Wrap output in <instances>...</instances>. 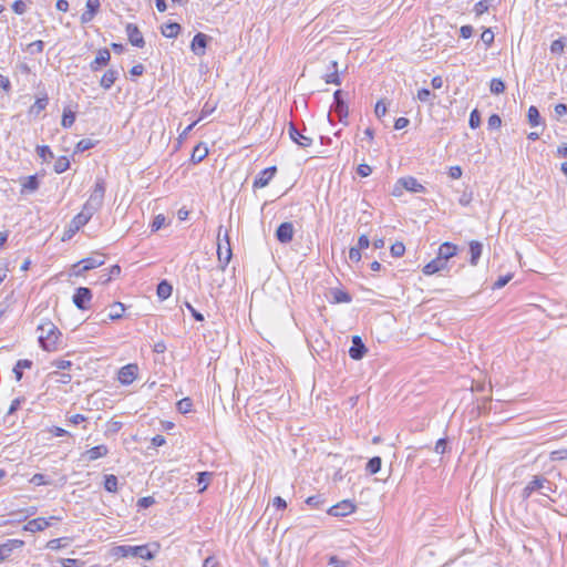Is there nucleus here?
I'll list each match as a JSON object with an SVG mask.
<instances>
[{"mask_svg": "<svg viewBox=\"0 0 567 567\" xmlns=\"http://www.w3.org/2000/svg\"><path fill=\"white\" fill-rule=\"evenodd\" d=\"M105 195V182L97 178L94 188L84 204L82 210L73 217L70 224V231L75 233L86 225L92 216L102 207Z\"/></svg>", "mask_w": 567, "mask_h": 567, "instance_id": "obj_1", "label": "nucleus"}, {"mask_svg": "<svg viewBox=\"0 0 567 567\" xmlns=\"http://www.w3.org/2000/svg\"><path fill=\"white\" fill-rule=\"evenodd\" d=\"M159 549V544L153 543L151 545H140V546H130V545H120L115 546L112 549V555L115 557H140L146 560H152L155 557V554Z\"/></svg>", "mask_w": 567, "mask_h": 567, "instance_id": "obj_2", "label": "nucleus"}, {"mask_svg": "<svg viewBox=\"0 0 567 567\" xmlns=\"http://www.w3.org/2000/svg\"><path fill=\"white\" fill-rule=\"evenodd\" d=\"M39 343L45 351H54L58 349V342L61 338V332L51 321H44L38 326Z\"/></svg>", "mask_w": 567, "mask_h": 567, "instance_id": "obj_3", "label": "nucleus"}, {"mask_svg": "<svg viewBox=\"0 0 567 567\" xmlns=\"http://www.w3.org/2000/svg\"><path fill=\"white\" fill-rule=\"evenodd\" d=\"M556 485L547 480L543 475H536L530 482L524 487L522 492L523 499H527L533 493L537 492L543 496L550 497L551 493L556 492Z\"/></svg>", "mask_w": 567, "mask_h": 567, "instance_id": "obj_4", "label": "nucleus"}, {"mask_svg": "<svg viewBox=\"0 0 567 567\" xmlns=\"http://www.w3.org/2000/svg\"><path fill=\"white\" fill-rule=\"evenodd\" d=\"M406 189L412 193H423L425 190V187L417 182L415 177L406 176L400 178L392 190L393 196H401L402 190Z\"/></svg>", "mask_w": 567, "mask_h": 567, "instance_id": "obj_5", "label": "nucleus"}, {"mask_svg": "<svg viewBox=\"0 0 567 567\" xmlns=\"http://www.w3.org/2000/svg\"><path fill=\"white\" fill-rule=\"evenodd\" d=\"M344 92L337 90L333 93V104L331 111L338 116L339 121H343L348 116V105L343 99Z\"/></svg>", "mask_w": 567, "mask_h": 567, "instance_id": "obj_6", "label": "nucleus"}, {"mask_svg": "<svg viewBox=\"0 0 567 567\" xmlns=\"http://www.w3.org/2000/svg\"><path fill=\"white\" fill-rule=\"evenodd\" d=\"M224 240H225V244H226L225 251L223 250L224 246H223V243H221V239H220V233H219L218 234L217 255H218V260L220 262L221 270H225L226 266L229 264V261L231 259V256H233L231 248H230V243H229V237H228L227 233L224 236Z\"/></svg>", "mask_w": 567, "mask_h": 567, "instance_id": "obj_7", "label": "nucleus"}, {"mask_svg": "<svg viewBox=\"0 0 567 567\" xmlns=\"http://www.w3.org/2000/svg\"><path fill=\"white\" fill-rule=\"evenodd\" d=\"M288 134L291 141L302 148L312 145V137L305 135L292 122L289 123Z\"/></svg>", "mask_w": 567, "mask_h": 567, "instance_id": "obj_8", "label": "nucleus"}, {"mask_svg": "<svg viewBox=\"0 0 567 567\" xmlns=\"http://www.w3.org/2000/svg\"><path fill=\"white\" fill-rule=\"evenodd\" d=\"M354 511L355 505L349 499H343L338 504L330 506L327 512L329 515L334 517H344L352 514Z\"/></svg>", "mask_w": 567, "mask_h": 567, "instance_id": "obj_9", "label": "nucleus"}, {"mask_svg": "<svg viewBox=\"0 0 567 567\" xmlns=\"http://www.w3.org/2000/svg\"><path fill=\"white\" fill-rule=\"evenodd\" d=\"M91 299L92 291L86 287L78 288L73 295V302L81 310H86L89 308Z\"/></svg>", "mask_w": 567, "mask_h": 567, "instance_id": "obj_10", "label": "nucleus"}, {"mask_svg": "<svg viewBox=\"0 0 567 567\" xmlns=\"http://www.w3.org/2000/svg\"><path fill=\"white\" fill-rule=\"evenodd\" d=\"M104 265L103 256H93L79 261L74 267L79 268L76 275H81L84 271L101 267Z\"/></svg>", "mask_w": 567, "mask_h": 567, "instance_id": "obj_11", "label": "nucleus"}, {"mask_svg": "<svg viewBox=\"0 0 567 567\" xmlns=\"http://www.w3.org/2000/svg\"><path fill=\"white\" fill-rule=\"evenodd\" d=\"M295 234V228L292 223L285 221L281 223L276 229V238L281 244H288L292 240Z\"/></svg>", "mask_w": 567, "mask_h": 567, "instance_id": "obj_12", "label": "nucleus"}, {"mask_svg": "<svg viewBox=\"0 0 567 567\" xmlns=\"http://www.w3.org/2000/svg\"><path fill=\"white\" fill-rule=\"evenodd\" d=\"M276 173H277L276 166H270V167L262 169L254 181V184H252L254 188L266 187L269 184V182L272 179V177L276 175Z\"/></svg>", "mask_w": 567, "mask_h": 567, "instance_id": "obj_13", "label": "nucleus"}, {"mask_svg": "<svg viewBox=\"0 0 567 567\" xmlns=\"http://www.w3.org/2000/svg\"><path fill=\"white\" fill-rule=\"evenodd\" d=\"M367 353V347L364 346L360 336L352 337V346L349 349V355L353 360H361Z\"/></svg>", "mask_w": 567, "mask_h": 567, "instance_id": "obj_14", "label": "nucleus"}, {"mask_svg": "<svg viewBox=\"0 0 567 567\" xmlns=\"http://www.w3.org/2000/svg\"><path fill=\"white\" fill-rule=\"evenodd\" d=\"M137 370L136 364L122 367L118 371V381L125 385L131 384L136 379Z\"/></svg>", "mask_w": 567, "mask_h": 567, "instance_id": "obj_15", "label": "nucleus"}, {"mask_svg": "<svg viewBox=\"0 0 567 567\" xmlns=\"http://www.w3.org/2000/svg\"><path fill=\"white\" fill-rule=\"evenodd\" d=\"M208 39L209 38H208L207 34L198 32L197 34H195V37L192 40L190 50L196 55H199V56L204 55L205 54V50L207 48Z\"/></svg>", "mask_w": 567, "mask_h": 567, "instance_id": "obj_16", "label": "nucleus"}, {"mask_svg": "<svg viewBox=\"0 0 567 567\" xmlns=\"http://www.w3.org/2000/svg\"><path fill=\"white\" fill-rule=\"evenodd\" d=\"M111 60V53L109 49L103 48L97 51L95 59L90 63L92 72L99 71L102 66L106 65Z\"/></svg>", "mask_w": 567, "mask_h": 567, "instance_id": "obj_17", "label": "nucleus"}, {"mask_svg": "<svg viewBox=\"0 0 567 567\" xmlns=\"http://www.w3.org/2000/svg\"><path fill=\"white\" fill-rule=\"evenodd\" d=\"M126 33L128 37V41L132 45L137 47V48H143L145 45L144 38H143L140 29L137 28V25H135L133 23H128L126 25Z\"/></svg>", "mask_w": 567, "mask_h": 567, "instance_id": "obj_18", "label": "nucleus"}, {"mask_svg": "<svg viewBox=\"0 0 567 567\" xmlns=\"http://www.w3.org/2000/svg\"><path fill=\"white\" fill-rule=\"evenodd\" d=\"M107 454H109V447L104 444H101V445L93 446L90 450L85 451L82 454V458H84L89 462H92L97 458L104 457Z\"/></svg>", "mask_w": 567, "mask_h": 567, "instance_id": "obj_19", "label": "nucleus"}, {"mask_svg": "<svg viewBox=\"0 0 567 567\" xmlns=\"http://www.w3.org/2000/svg\"><path fill=\"white\" fill-rule=\"evenodd\" d=\"M22 546L23 542L20 539H8L6 543L0 544V560H6L13 549Z\"/></svg>", "mask_w": 567, "mask_h": 567, "instance_id": "obj_20", "label": "nucleus"}, {"mask_svg": "<svg viewBox=\"0 0 567 567\" xmlns=\"http://www.w3.org/2000/svg\"><path fill=\"white\" fill-rule=\"evenodd\" d=\"M446 268L447 264L444 260H442V258L436 256V258H434L423 267L422 271L424 275L431 276Z\"/></svg>", "mask_w": 567, "mask_h": 567, "instance_id": "obj_21", "label": "nucleus"}, {"mask_svg": "<svg viewBox=\"0 0 567 567\" xmlns=\"http://www.w3.org/2000/svg\"><path fill=\"white\" fill-rule=\"evenodd\" d=\"M21 194H31L39 189L40 182L38 175H30L23 178L21 183Z\"/></svg>", "mask_w": 567, "mask_h": 567, "instance_id": "obj_22", "label": "nucleus"}, {"mask_svg": "<svg viewBox=\"0 0 567 567\" xmlns=\"http://www.w3.org/2000/svg\"><path fill=\"white\" fill-rule=\"evenodd\" d=\"M456 252L457 246L446 241L440 246L437 257L442 258V260H444L447 264L449 259L455 256Z\"/></svg>", "mask_w": 567, "mask_h": 567, "instance_id": "obj_23", "label": "nucleus"}, {"mask_svg": "<svg viewBox=\"0 0 567 567\" xmlns=\"http://www.w3.org/2000/svg\"><path fill=\"white\" fill-rule=\"evenodd\" d=\"M49 526H50V523L45 518L38 517V518L29 520L25 524L24 529L28 532H31V533H35V532L44 530Z\"/></svg>", "mask_w": 567, "mask_h": 567, "instance_id": "obj_24", "label": "nucleus"}, {"mask_svg": "<svg viewBox=\"0 0 567 567\" xmlns=\"http://www.w3.org/2000/svg\"><path fill=\"white\" fill-rule=\"evenodd\" d=\"M468 246L471 255L470 264L476 266L483 252V245L477 240H472Z\"/></svg>", "mask_w": 567, "mask_h": 567, "instance_id": "obj_25", "label": "nucleus"}, {"mask_svg": "<svg viewBox=\"0 0 567 567\" xmlns=\"http://www.w3.org/2000/svg\"><path fill=\"white\" fill-rule=\"evenodd\" d=\"M118 78V72L115 70H107L101 78L100 85L104 90H110Z\"/></svg>", "mask_w": 567, "mask_h": 567, "instance_id": "obj_26", "label": "nucleus"}, {"mask_svg": "<svg viewBox=\"0 0 567 567\" xmlns=\"http://www.w3.org/2000/svg\"><path fill=\"white\" fill-rule=\"evenodd\" d=\"M208 155V148L204 143L197 144L192 153L190 161L194 164L200 163Z\"/></svg>", "mask_w": 567, "mask_h": 567, "instance_id": "obj_27", "label": "nucleus"}, {"mask_svg": "<svg viewBox=\"0 0 567 567\" xmlns=\"http://www.w3.org/2000/svg\"><path fill=\"white\" fill-rule=\"evenodd\" d=\"M161 31L165 38L173 39L176 38L181 32V25L176 22H169L162 25Z\"/></svg>", "mask_w": 567, "mask_h": 567, "instance_id": "obj_28", "label": "nucleus"}, {"mask_svg": "<svg viewBox=\"0 0 567 567\" xmlns=\"http://www.w3.org/2000/svg\"><path fill=\"white\" fill-rule=\"evenodd\" d=\"M32 367V361L28 359L18 360L14 368L13 373L16 375V380L20 381L23 377V369H30Z\"/></svg>", "mask_w": 567, "mask_h": 567, "instance_id": "obj_29", "label": "nucleus"}, {"mask_svg": "<svg viewBox=\"0 0 567 567\" xmlns=\"http://www.w3.org/2000/svg\"><path fill=\"white\" fill-rule=\"evenodd\" d=\"M172 291H173V287L166 280H163L157 285L156 292H157L158 298L162 300L167 299L172 295Z\"/></svg>", "mask_w": 567, "mask_h": 567, "instance_id": "obj_30", "label": "nucleus"}, {"mask_svg": "<svg viewBox=\"0 0 567 567\" xmlns=\"http://www.w3.org/2000/svg\"><path fill=\"white\" fill-rule=\"evenodd\" d=\"M381 466H382V460L380 456H373L372 458H370L365 465V471L373 475V474H377L378 472H380L381 470Z\"/></svg>", "mask_w": 567, "mask_h": 567, "instance_id": "obj_31", "label": "nucleus"}, {"mask_svg": "<svg viewBox=\"0 0 567 567\" xmlns=\"http://www.w3.org/2000/svg\"><path fill=\"white\" fill-rule=\"evenodd\" d=\"M118 480L113 474H107L104 476V488L110 493L117 492Z\"/></svg>", "mask_w": 567, "mask_h": 567, "instance_id": "obj_32", "label": "nucleus"}, {"mask_svg": "<svg viewBox=\"0 0 567 567\" xmlns=\"http://www.w3.org/2000/svg\"><path fill=\"white\" fill-rule=\"evenodd\" d=\"M124 310H125V308H124V305H123V303H121V302H114V303L111 306V310H110V313H109V318H110L111 320H117V319L122 318Z\"/></svg>", "mask_w": 567, "mask_h": 567, "instance_id": "obj_33", "label": "nucleus"}, {"mask_svg": "<svg viewBox=\"0 0 567 567\" xmlns=\"http://www.w3.org/2000/svg\"><path fill=\"white\" fill-rule=\"evenodd\" d=\"M528 122L532 126H537L540 124V114L536 106L532 105L527 112Z\"/></svg>", "mask_w": 567, "mask_h": 567, "instance_id": "obj_34", "label": "nucleus"}, {"mask_svg": "<svg viewBox=\"0 0 567 567\" xmlns=\"http://www.w3.org/2000/svg\"><path fill=\"white\" fill-rule=\"evenodd\" d=\"M37 154L42 161L49 162L54 158L51 148L47 145H40L37 147Z\"/></svg>", "mask_w": 567, "mask_h": 567, "instance_id": "obj_35", "label": "nucleus"}, {"mask_svg": "<svg viewBox=\"0 0 567 567\" xmlns=\"http://www.w3.org/2000/svg\"><path fill=\"white\" fill-rule=\"evenodd\" d=\"M331 65H332L333 72L330 73V74H327L326 82L327 83H332V84H336V85H340L341 84V80H340V76L338 74V63H337V61H332Z\"/></svg>", "mask_w": 567, "mask_h": 567, "instance_id": "obj_36", "label": "nucleus"}, {"mask_svg": "<svg viewBox=\"0 0 567 567\" xmlns=\"http://www.w3.org/2000/svg\"><path fill=\"white\" fill-rule=\"evenodd\" d=\"M70 167V161L66 156H60L54 164V172L58 174L64 173Z\"/></svg>", "mask_w": 567, "mask_h": 567, "instance_id": "obj_37", "label": "nucleus"}, {"mask_svg": "<svg viewBox=\"0 0 567 567\" xmlns=\"http://www.w3.org/2000/svg\"><path fill=\"white\" fill-rule=\"evenodd\" d=\"M48 103H49V99L47 96L39 97L35 100L34 104L31 106L30 112L39 114L47 107Z\"/></svg>", "mask_w": 567, "mask_h": 567, "instance_id": "obj_38", "label": "nucleus"}, {"mask_svg": "<svg viewBox=\"0 0 567 567\" xmlns=\"http://www.w3.org/2000/svg\"><path fill=\"white\" fill-rule=\"evenodd\" d=\"M75 113L70 110H64L61 124L63 127L69 128L74 124Z\"/></svg>", "mask_w": 567, "mask_h": 567, "instance_id": "obj_39", "label": "nucleus"}, {"mask_svg": "<svg viewBox=\"0 0 567 567\" xmlns=\"http://www.w3.org/2000/svg\"><path fill=\"white\" fill-rule=\"evenodd\" d=\"M212 475L213 474L210 472H200L197 474V483L198 485H202L199 489L200 493L207 488Z\"/></svg>", "mask_w": 567, "mask_h": 567, "instance_id": "obj_40", "label": "nucleus"}, {"mask_svg": "<svg viewBox=\"0 0 567 567\" xmlns=\"http://www.w3.org/2000/svg\"><path fill=\"white\" fill-rule=\"evenodd\" d=\"M489 90L493 94H501L505 91V83L501 79H492Z\"/></svg>", "mask_w": 567, "mask_h": 567, "instance_id": "obj_41", "label": "nucleus"}, {"mask_svg": "<svg viewBox=\"0 0 567 567\" xmlns=\"http://www.w3.org/2000/svg\"><path fill=\"white\" fill-rule=\"evenodd\" d=\"M95 146V142L90 140V138H83L81 140L76 146H75V152L78 153H82V152H85L87 150H91Z\"/></svg>", "mask_w": 567, "mask_h": 567, "instance_id": "obj_42", "label": "nucleus"}, {"mask_svg": "<svg viewBox=\"0 0 567 567\" xmlns=\"http://www.w3.org/2000/svg\"><path fill=\"white\" fill-rule=\"evenodd\" d=\"M390 251L394 258H400L405 252V246L403 243L396 241L391 246Z\"/></svg>", "mask_w": 567, "mask_h": 567, "instance_id": "obj_43", "label": "nucleus"}, {"mask_svg": "<svg viewBox=\"0 0 567 567\" xmlns=\"http://www.w3.org/2000/svg\"><path fill=\"white\" fill-rule=\"evenodd\" d=\"M193 402L189 398H184L177 402V410L181 413H188L192 410Z\"/></svg>", "mask_w": 567, "mask_h": 567, "instance_id": "obj_44", "label": "nucleus"}, {"mask_svg": "<svg viewBox=\"0 0 567 567\" xmlns=\"http://www.w3.org/2000/svg\"><path fill=\"white\" fill-rule=\"evenodd\" d=\"M468 125L471 128H477L481 125V114L478 110H473L470 114Z\"/></svg>", "mask_w": 567, "mask_h": 567, "instance_id": "obj_45", "label": "nucleus"}, {"mask_svg": "<svg viewBox=\"0 0 567 567\" xmlns=\"http://www.w3.org/2000/svg\"><path fill=\"white\" fill-rule=\"evenodd\" d=\"M333 299L337 303H341V302H350L351 301V296L343 291V290H336L333 292Z\"/></svg>", "mask_w": 567, "mask_h": 567, "instance_id": "obj_46", "label": "nucleus"}, {"mask_svg": "<svg viewBox=\"0 0 567 567\" xmlns=\"http://www.w3.org/2000/svg\"><path fill=\"white\" fill-rule=\"evenodd\" d=\"M565 49V42L563 39H557L551 42L550 44V52L554 54H560L564 52Z\"/></svg>", "mask_w": 567, "mask_h": 567, "instance_id": "obj_47", "label": "nucleus"}, {"mask_svg": "<svg viewBox=\"0 0 567 567\" xmlns=\"http://www.w3.org/2000/svg\"><path fill=\"white\" fill-rule=\"evenodd\" d=\"M165 221L166 218L164 217V215H157L151 225L152 231L159 230L165 225Z\"/></svg>", "mask_w": 567, "mask_h": 567, "instance_id": "obj_48", "label": "nucleus"}, {"mask_svg": "<svg viewBox=\"0 0 567 567\" xmlns=\"http://www.w3.org/2000/svg\"><path fill=\"white\" fill-rule=\"evenodd\" d=\"M481 40L489 47L494 42V32L491 29H485L481 34Z\"/></svg>", "mask_w": 567, "mask_h": 567, "instance_id": "obj_49", "label": "nucleus"}, {"mask_svg": "<svg viewBox=\"0 0 567 567\" xmlns=\"http://www.w3.org/2000/svg\"><path fill=\"white\" fill-rule=\"evenodd\" d=\"M487 125L489 130L498 128L502 125V120L497 114H492L488 117Z\"/></svg>", "mask_w": 567, "mask_h": 567, "instance_id": "obj_50", "label": "nucleus"}, {"mask_svg": "<svg viewBox=\"0 0 567 567\" xmlns=\"http://www.w3.org/2000/svg\"><path fill=\"white\" fill-rule=\"evenodd\" d=\"M551 461L567 460V447L563 450H556L550 453Z\"/></svg>", "mask_w": 567, "mask_h": 567, "instance_id": "obj_51", "label": "nucleus"}, {"mask_svg": "<svg viewBox=\"0 0 567 567\" xmlns=\"http://www.w3.org/2000/svg\"><path fill=\"white\" fill-rule=\"evenodd\" d=\"M154 504H155V499L153 496H145L137 501V506L140 508H148Z\"/></svg>", "mask_w": 567, "mask_h": 567, "instance_id": "obj_52", "label": "nucleus"}, {"mask_svg": "<svg viewBox=\"0 0 567 567\" xmlns=\"http://www.w3.org/2000/svg\"><path fill=\"white\" fill-rule=\"evenodd\" d=\"M100 9V0H87L86 1V11L93 16L97 13Z\"/></svg>", "mask_w": 567, "mask_h": 567, "instance_id": "obj_53", "label": "nucleus"}, {"mask_svg": "<svg viewBox=\"0 0 567 567\" xmlns=\"http://www.w3.org/2000/svg\"><path fill=\"white\" fill-rule=\"evenodd\" d=\"M62 567H82L83 563L79 559L73 558H62L60 559Z\"/></svg>", "mask_w": 567, "mask_h": 567, "instance_id": "obj_54", "label": "nucleus"}, {"mask_svg": "<svg viewBox=\"0 0 567 567\" xmlns=\"http://www.w3.org/2000/svg\"><path fill=\"white\" fill-rule=\"evenodd\" d=\"M44 43L42 40H37L29 44L28 49L31 53H41L43 51Z\"/></svg>", "mask_w": 567, "mask_h": 567, "instance_id": "obj_55", "label": "nucleus"}, {"mask_svg": "<svg viewBox=\"0 0 567 567\" xmlns=\"http://www.w3.org/2000/svg\"><path fill=\"white\" fill-rule=\"evenodd\" d=\"M12 10L17 14H23L27 11V4L22 0H17L12 4Z\"/></svg>", "mask_w": 567, "mask_h": 567, "instance_id": "obj_56", "label": "nucleus"}, {"mask_svg": "<svg viewBox=\"0 0 567 567\" xmlns=\"http://www.w3.org/2000/svg\"><path fill=\"white\" fill-rule=\"evenodd\" d=\"M361 250L357 247H351L349 250V259L353 262H359L361 260Z\"/></svg>", "mask_w": 567, "mask_h": 567, "instance_id": "obj_57", "label": "nucleus"}, {"mask_svg": "<svg viewBox=\"0 0 567 567\" xmlns=\"http://www.w3.org/2000/svg\"><path fill=\"white\" fill-rule=\"evenodd\" d=\"M306 503L312 507H320L323 504L321 495H315L307 498Z\"/></svg>", "mask_w": 567, "mask_h": 567, "instance_id": "obj_58", "label": "nucleus"}, {"mask_svg": "<svg viewBox=\"0 0 567 567\" xmlns=\"http://www.w3.org/2000/svg\"><path fill=\"white\" fill-rule=\"evenodd\" d=\"M512 279V275L501 276L493 285L494 289H501Z\"/></svg>", "mask_w": 567, "mask_h": 567, "instance_id": "obj_59", "label": "nucleus"}, {"mask_svg": "<svg viewBox=\"0 0 567 567\" xmlns=\"http://www.w3.org/2000/svg\"><path fill=\"white\" fill-rule=\"evenodd\" d=\"M463 171L462 167L458 165L452 166L449 169V176L453 179H458L462 177Z\"/></svg>", "mask_w": 567, "mask_h": 567, "instance_id": "obj_60", "label": "nucleus"}, {"mask_svg": "<svg viewBox=\"0 0 567 567\" xmlns=\"http://www.w3.org/2000/svg\"><path fill=\"white\" fill-rule=\"evenodd\" d=\"M431 96H433V94L431 93V91L429 89H421L417 91V99L421 102H429Z\"/></svg>", "mask_w": 567, "mask_h": 567, "instance_id": "obj_61", "label": "nucleus"}, {"mask_svg": "<svg viewBox=\"0 0 567 567\" xmlns=\"http://www.w3.org/2000/svg\"><path fill=\"white\" fill-rule=\"evenodd\" d=\"M374 113L378 117H382L386 113V106L382 100L378 101L374 107Z\"/></svg>", "mask_w": 567, "mask_h": 567, "instance_id": "obj_62", "label": "nucleus"}, {"mask_svg": "<svg viewBox=\"0 0 567 567\" xmlns=\"http://www.w3.org/2000/svg\"><path fill=\"white\" fill-rule=\"evenodd\" d=\"M357 173L361 177H367L372 173V168L368 164H360L357 168Z\"/></svg>", "mask_w": 567, "mask_h": 567, "instance_id": "obj_63", "label": "nucleus"}, {"mask_svg": "<svg viewBox=\"0 0 567 567\" xmlns=\"http://www.w3.org/2000/svg\"><path fill=\"white\" fill-rule=\"evenodd\" d=\"M487 10H488L487 2H485L483 0L477 2L474 6V12L476 13V16H481V14L485 13Z\"/></svg>", "mask_w": 567, "mask_h": 567, "instance_id": "obj_64", "label": "nucleus"}]
</instances>
